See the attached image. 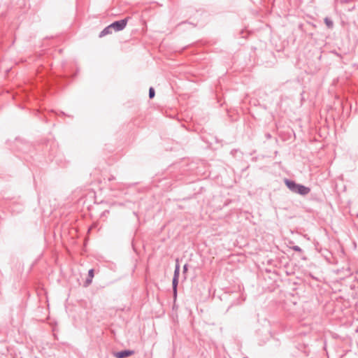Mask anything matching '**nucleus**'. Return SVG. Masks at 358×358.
Listing matches in <instances>:
<instances>
[{
	"label": "nucleus",
	"mask_w": 358,
	"mask_h": 358,
	"mask_svg": "<svg viewBox=\"0 0 358 358\" xmlns=\"http://www.w3.org/2000/svg\"><path fill=\"white\" fill-rule=\"evenodd\" d=\"M285 184L292 192L301 196H306L310 192V189L308 187L296 183L295 181L289 179H285Z\"/></svg>",
	"instance_id": "1"
},
{
	"label": "nucleus",
	"mask_w": 358,
	"mask_h": 358,
	"mask_svg": "<svg viewBox=\"0 0 358 358\" xmlns=\"http://www.w3.org/2000/svg\"><path fill=\"white\" fill-rule=\"evenodd\" d=\"M180 275V265L178 262H176L174 273H173V278L172 280V287H173V295L174 299H176L177 297V289H178V278Z\"/></svg>",
	"instance_id": "2"
},
{
	"label": "nucleus",
	"mask_w": 358,
	"mask_h": 358,
	"mask_svg": "<svg viewBox=\"0 0 358 358\" xmlns=\"http://www.w3.org/2000/svg\"><path fill=\"white\" fill-rule=\"evenodd\" d=\"M128 17H126L120 20L115 21L110 24V27L115 31H122L126 27L128 22Z\"/></svg>",
	"instance_id": "3"
},
{
	"label": "nucleus",
	"mask_w": 358,
	"mask_h": 358,
	"mask_svg": "<svg viewBox=\"0 0 358 358\" xmlns=\"http://www.w3.org/2000/svg\"><path fill=\"white\" fill-rule=\"evenodd\" d=\"M135 353L134 350H124L119 352H116L113 353V355L116 358H125L133 355Z\"/></svg>",
	"instance_id": "4"
},
{
	"label": "nucleus",
	"mask_w": 358,
	"mask_h": 358,
	"mask_svg": "<svg viewBox=\"0 0 358 358\" xmlns=\"http://www.w3.org/2000/svg\"><path fill=\"white\" fill-rule=\"evenodd\" d=\"M112 28L110 27V25L109 24L106 27H105L99 34V36L100 38L103 37L108 34H110L113 32Z\"/></svg>",
	"instance_id": "5"
},
{
	"label": "nucleus",
	"mask_w": 358,
	"mask_h": 358,
	"mask_svg": "<svg viewBox=\"0 0 358 358\" xmlns=\"http://www.w3.org/2000/svg\"><path fill=\"white\" fill-rule=\"evenodd\" d=\"M324 22L326 24V25L329 27V28H331L333 27V25H334V23L328 17H326L324 19Z\"/></svg>",
	"instance_id": "6"
},
{
	"label": "nucleus",
	"mask_w": 358,
	"mask_h": 358,
	"mask_svg": "<svg viewBox=\"0 0 358 358\" xmlns=\"http://www.w3.org/2000/svg\"><path fill=\"white\" fill-rule=\"evenodd\" d=\"M155 95V89L152 87H150L149 89V98L153 99Z\"/></svg>",
	"instance_id": "7"
},
{
	"label": "nucleus",
	"mask_w": 358,
	"mask_h": 358,
	"mask_svg": "<svg viewBox=\"0 0 358 358\" xmlns=\"http://www.w3.org/2000/svg\"><path fill=\"white\" fill-rule=\"evenodd\" d=\"M291 248H292V250H293L295 252H302V249L298 245H294Z\"/></svg>",
	"instance_id": "8"
},
{
	"label": "nucleus",
	"mask_w": 358,
	"mask_h": 358,
	"mask_svg": "<svg viewBox=\"0 0 358 358\" xmlns=\"http://www.w3.org/2000/svg\"><path fill=\"white\" fill-rule=\"evenodd\" d=\"M93 277H94V269L91 268L88 271V277L87 278L92 279Z\"/></svg>",
	"instance_id": "9"
},
{
	"label": "nucleus",
	"mask_w": 358,
	"mask_h": 358,
	"mask_svg": "<svg viewBox=\"0 0 358 358\" xmlns=\"http://www.w3.org/2000/svg\"><path fill=\"white\" fill-rule=\"evenodd\" d=\"M92 279L87 278L85 282V286H88L90 284H91Z\"/></svg>",
	"instance_id": "10"
},
{
	"label": "nucleus",
	"mask_w": 358,
	"mask_h": 358,
	"mask_svg": "<svg viewBox=\"0 0 358 358\" xmlns=\"http://www.w3.org/2000/svg\"><path fill=\"white\" fill-rule=\"evenodd\" d=\"M187 270H188V264H185L183 266L182 273H187Z\"/></svg>",
	"instance_id": "11"
},
{
	"label": "nucleus",
	"mask_w": 358,
	"mask_h": 358,
	"mask_svg": "<svg viewBox=\"0 0 358 358\" xmlns=\"http://www.w3.org/2000/svg\"><path fill=\"white\" fill-rule=\"evenodd\" d=\"M271 137V135L270 134H268L267 135V138H270Z\"/></svg>",
	"instance_id": "12"
},
{
	"label": "nucleus",
	"mask_w": 358,
	"mask_h": 358,
	"mask_svg": "<svg viewBox=\"0 0 358 358\" xmlns=\"http://www.w3.org/2000/svg\"><path fill=\"white\" fill-rule=\"evenodd\" d=\"M113 177H110V178H109V180H113Z\"/></svg>",
	"instance_id": "13"
},
{
	"label": "nucleus",
	"mask_w": 358,
	"mask_h": 358,
	"mask_svg": "<svg viewBox=\"0 0 358 358\" xmlns=\"http://www.w3.org/2000/svg\"><path fill=\"white\" fill-rule=\"evenodd\" d=\"M113 177H110V178H109V180H113Z\"/></svg>",
	"instance_id": "14"
},
{
	"label": "nucleus",
	"mask_w": 358,
	"mask_h": 358,
	"mask_svg": "<svg viewBox=\"0 0 358 358\" xmlns=\"http://www.w3.org/2000/svg\"><path fill=\"white\" fill-rule=\"evenodd\" d=\"M357 217H358V213H357Z\"/></svg>",
	"instance_id": "15"
},
{
	"label": "nucleus",
	"mask_w": 358,
	"mask_h": 358,
	"mask_svg": "<svg viewBox=\"0 0 358 358\" xmlns=\"http://www.w3.org/2000/svg\"><path fill=\"white\" fill-rule=\"evenodd\" d=\"M357 273H358V271H357Z\"/></svg>",
	"instance_id": "16"
},
{
	"label": "nucleus",
	"mask_w": 358,
	"mask_h": 358,
	"mask_svg": "<svg viewBox=\"0 0 358 358\" xmlns=\"http://www.w3.org/2000/svg\"><path fill=\"white\" fill-rule=\"evenodd\" d=\"M244 358H248V357H244Z\"/></svg>",
	"instance_id": "17"
}]
</instances>
